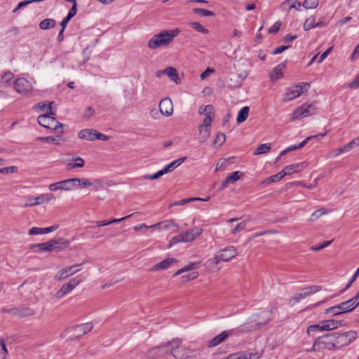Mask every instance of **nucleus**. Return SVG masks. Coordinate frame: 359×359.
I'll return each mask as SVG.
<instances>
[{
  "instance_id": "obj_1",
  "label": "nucleus",
  "mask_w": 359,
  "mask_h": 359,
  "mask_svg": "<svg viewBox=\"0 0 359 359\" xmlns=\"http://www.w3.org/2000/svg\"><path fill=\"white\" fill-rule=\"evenodd\" d=\"M170 346V353L175 359H187L191 357L194 351L182 344L181 339L175 338L167 342L164 346H158V349Z\"/></svg>"
},
{
  "instance_id": "obj_2",
  "label": "nucleus",
  "mask_w": 359,
  "mask_h": 359,
  "mask_svg": "<svg viewBox=\"0 0 359 359\" xmlns=\"http://www.w3.org/2000/svg\"><path fill=\"white\" fill-rule=\"evenodd\" d=\"M180 33L179 29L163 30L156 34L148 41V47L150 49H157L161 46H168L175 36Z\"/></svg>"
},
{
  "instance_id": "obj_3",
  "label": "nucleus",
  "mask_w": 359,
  "mask_h": 359,
  "mask_svg": "<svg viewBox=\"0 0 359 359\" xmlns=\"http://www.w3.org/2000/svg\"><path fill=\"white\" fill-rule=\"evenodd\" d=\"M54 104V102H50L48 105V109L49 111H47L46 114L40 115L38 118V123L41 126L48 128L53 130L56 131L60 134L63 133L62 127L63 125L57 121L52 115L55 114V111L52 110V104Z\"/></svg>"
},
{
  "instance_id": "obj_4",
  "label": "nucleus",
  "mask_w": 359,
  "mask_h": 359,
  "mask_svg": "<svg viewBox=\"0 0 359 359\" xmlns=\"http://www.w3.org/2000/svg\"><path fill=\"white\" fill-rule=\"evenodd\" d=\"M337 332L325 334L318 337L315 340L312 350L314 351H320L323 348L328 350L337 348Z\"/></svg>"
},
{
  "instance_id": "obj_5",
  "label": "nucleus",
  "mask_w": 359,
  "mask_h": 359,
  "mask_svg": "<svg viewBox=\"0 0 359 359\" xmlns=\"http://www.w3.org/2000/svg\"><path fill=\"white\" fill-rule=\"evenodd\" d=\"M69 244L68 241L63 238H59L57 239H51L45 243L32 245L31 248H38L42 252H52L53 250L59 252L63 248H67Z\"/></svg>"
},
{
  "instance_id": "obj_6",
  "label": "nucleus",
  "mask_w": 359,
  "mask_h": 359,
  "mask_svg": "<svg viewBox=\"0 0 359 359\" xmlns=\"http://www.w3.org/2000/svg\"><path fill=\"white\" fill-rule=\"evenodd\" d=\"M93 327V325L92 323L77 325L67 329L64 333V335L67 337L68 339L73 340L87 334L91 331Z\"/></svg>"
},
{
  "instance_id": "obj_7",
  "label": "nucleus",
  "mask_w": 359,
  "mask_h": 359,
  "mask_svg": "<svg viewBox=\"0 0 359 359\" xmlns=\"http://www.w3.org/2000/svg\"><path fill=\"white\" fill-rule=\"evenodd\" d=\"M82 280L79 277H75L65 283L61 288L55 294L54 297L57 299H62L65 295L71 292L77 285L81 283Z\"/></svg>"
},
{
  "instance_id": "obj_8",
  "label": "nucleus",
  "mask_w": 359,
  "mask_h": 359,
  "mask_svg": "<svg viewBox=\"0 0 359 359\" xmlns=\"http://www.w3.org/2000/svg\"><path fill=\"white\" fill-rule=\"evenodd\" d=\"M357 338V333L355 331H348L343 333L337 332V348H341L351 344Z\"/></svg>"
},
{
  "instance_id": "obj_9",
  "label": "nucleus",
  "mask_w": 359,
  "mask_h": 359,
  "mask_svg": "<svg viewBox=\"0 0 359 359\" xmlns=\"http://www.w3.org/2000/svg\"><path fill=\"white\" fill-rule=\"evenodd\" d=\"M315 110L316 107L313 104H304L293 111L292 118L295 120L304 116H307L310 114H313Z\"/></svg>"
},
{
  "instance_id": "obj_10",
  "label": "nucleus",
  "mask_w": 359,
  "mask_h": 359,
  "mask_svg": "<svg viewBox=\"0 0 359 359\" xmlns=\"http://www.w3.org/2000/svg\"><path fill=\"white\" fill-rule=\"evenodd\" d=\"M76 180L73 178L65 180L55 183L50 184L48 189L51 191L57 190L71 191L74 189V184Z\"/></svg>"
},
{
  "instance_id": "obj_11",
  "label": "nucleus",
  "mask_w": 359,
  "mask_h": 359,
  "mask_svg": "<svg viewBox=\"0 0 359 359\" xmlns=\"http://www.w3.org/2000/svg\"><path fill=\"white\" fill-rule=\"evenodd\" d=\"M81 264H74L72 266H67L65 269L60 270L54 276V279L56 280H62L67 278V277L75 274L78 271H80L79 268Z\"/></svg>"
},
{
  "instance_id": "obj_12",
  "label": "nucleus",
  "mask_w": 359,
  "mask_h": 359,
  "mask_svg": "<svg viewBox=\"0 0 359 359\" xmlns=\"http://www.w3.org/2000/svg\"><path fill=\"white\" fill-rule=\"evenodd\" d=\"M4 311L10 313L13 316L18 318H25L32 316L35 314V311L29 307H22V308H13L10 309L4 310Z\"/></svg>"
},
{
  "instance_id": "obj_13",
  "label": "nucleus",
  "mask_w": 359,
  "mask_h": 359,
  "mask_svg": "<svg viewBox=\"0 0 359 359\" xmlns=\"http://www.w3.org/2000/svg\"><path fill=\"white\" fill-rule=\"evenodd\" d=\"M203 231V230L201 227L197 226L182 233L180 235L182 242L188 243L194 241L202 234Z\"/></svg>"
},
{
  "instance_id": "obj_14",
  "label": "nucleus",
  "mask_w": 359,
  "mask_h": 359,
  "mask_svg": "<svg viewBox=\"0 0 359 359\" xmlns=\"http://www.w3.org/2000/svg\"><path fill=\"white\" fill-rule=\"evenodd\" d=\"M344 313L353 311L359 305V291L353 298L339 304Z\"/></svg>"
},
{
  "instance_id": "obj_15",
  "label": "nucleus",
  "mask_w": 359,
  "mask_h": 359,
  "mask_svg": "<svg viewBox=\"0 0 359 359\" xmlns=\"http://www.w3.org/2000/svg\"><path fill=\"white\" fill-rule=\"evenodd\" d=\"M14 88L21 94H25L32 89V84L25 78H18L14 82Z\"/></svg>"
},
{
  "instance_id": "obj_16",
  "label": "nucleus",
  "mask_w": 359,
  "mask_h": 359,
  "mask_svg": "<svg viewBox=\"0 0 359 359\" xmlns=\"http://www.w3.org/2000/svg\"><path fill=\"white\" fill-rule=\"evenodd\" d=\"M159 110L161 114L165 116H170L173 112V105L170 98L165 97L162 99L159 103Z\"/></svg>"
},
{
  "instance_id": "obj_17",
  "label": "nucleus",
  "mask_w": 359,
  "mask_h": 359,
  "mask_svg": "<svg viewBox=\"0 0 359 359\" xmlns=\"http://www.w3.org/2000/svg\"><path fill=\"white\" fill-rule=\"evenodd\" d=\"M54 198H55V196L51 193L41 194L36 197H30L28 199V201H34V203L26 204L25 206L31 207V206H34V205H39L43 203H48V202L53 200Z\"/></svg>"
},
{
  "instance_id": "obj_18",
  "label": "nucleus",
  "mask_w": 359,
  "mask_h": 359,
  "mask_svg": "<svg viewBox=\"0 0 359 359\" xmlns=\"http://www.w3.org/2000/svg\"><path fill=\"white\" fill-rule=\"evenodd\" d=\"M233 332V330H225L220 333L219 334L215 337L212 339L208 341V347L212 348L217 346L223 342L225 339L228 338Z\"/></svg>"
},
{
  "instance_id": "obj_19",
  "label": "nucleus",
  "mask_w": 359,
  "mask_h": 359,
  "mask_svg": "<svg viewBox=\"0 0 359 359\" xmlns=\"http://www.w3.org/2000/svg\"><path fill=\"white\" fill-rule=\"evenodd\" d=\"M243 173L241 171H235L232 172L229 176H228L220 185L219 190H222L225 189L229 184H233L238 181L242 176Z\"/></svg>"
},
{
  "instance_id": "obj_20",
  "label": "nucleus",
  "mask_w": 359,
  "mask_h": 359,
  "mask_svg": "<svg viewBox=\"0 0 359 359\" xmlns=\"http://www.w3.org/2000/svg\"><path fill=\"white\" fill-rule=\"evenodd\" d=\"M177 260L174 258H167L162 262L155 264L151 269V271H156L159 270H164L168 269L172 264H176Z\"/></svg>"
},
{
  "instance_id": "obj_21",
  "label": "nucleus",
  "mask_w": 359,
  "mask_h": 359,
  "mask_svg": "<svg viewBox=\"0 0 359 359\" xmlns=\"http://www.w3.org/2000/svg\"><path fill=\"white\" fill-rule=\"evenodd\" d=\"M344 325L342 320H337L334 319L325 320L322 321V328L325 330H332Z\"/></svg>"
},
{
  "instance_id": "obj_22",
  "label": "nucleus",
  "mask_w": 359,
  "mask_h": 359,
  "mask_svg": "<svg viewBox=\"0 0 359 359\" xmlns=\"http://www.w3.org/2000/svg\"><path fill=\"white\" fill-rule=\"evenodd\" d=\"M285 62H283L278 64L275 68H273V71L270 74V79L271 81L274 82L283 77V69L285 68Z\"/></svg>"
},
{
  "instance_id": "obj_23",
  "label": "nucleus",
  "mask_w": 359,
  "mask_h": 359,
  "mask_svg": "<svg viewBox=\"0 0 359 359\" xmlns=\"http://www.w3.org/2000/svg\"><path fill=\"white\" fill-rule=\"evenodd\" d=\"M226 252H229V256H224L223 255H219L218 252L215 255V256L209 259L208 262L211 264H217L220 261L224 262H229L232 258H233L234 251L233 249H229V250H226Z\"/></svg>"
},
{
  "instance_id": "obj_24",
  "label": "nucleus",
  "mask_w": 359,
  "mask_h": 359,
  "mask_svg": "<svg viewBox=\"0 0 359 359\" xmlns=\"http://www.w3.org/2000/svg\"><path fill=\"white\" fill-rule=\"evenodd\" d=\"M259 355L258 353H252L250 352L238 353L233 355H230L227 359H259Z\"/></svg>"
},
{
  "instance_id": "obj_25",
  "label": "nucleus",
  "mask_w": 359,
  "mask_h": 359,
  "mask_svg": "<svg viewBox=\"0 0 359 359\" xmlns=\"http://www.w3.org/2000/svg\"><path fill=\"white\" fill-rule=\"evenodd\" d=\"M164 72H165V75H167L175 83L179 84L181 83V79L179 77V73L176 68L168 67L164 69Z\"/></svg>"
},
{
  "instance_id": "obj_26",
  "label": "nucleus",
  "mask_w": 359,
  "mask_h": 359,
  "mask_svg": "<svg viewBox=\"0 0 359 359\" xmlns=\"http://www.w3.org/2000/svg\"><path fill=\"white\" fill-rule=\"evenodd\" d=\"M301 92L299 89H298L296 85L292 88H289L287 89L286 93L284 95V101H289L296 97L300 96Z\"/></svg>"
},
{
  "instance_id": "obj_27",
  "label": "nucleus",
  "mask_w": 359,
  "mask_h": 359,
  "mask_svg": "<svg viewBox=\"0 0 359 359\" xmlns=\"http://www.w3.org/2000/svg\"><path fill=\"white\" fill-rule=\"evenodd\" d=\"M96 130L93 129H83L79 132V137L81 139L93 141L95 140Z\"/></svg>"
},
{
  "instance_id": "obj_28",
  "label": "nucleus",
  "mask_w": 359,
  "mask_h": 359,
  "mask_svg": "<svg viewBox=\"0 0 359 359\" xmlns=\"http://www.w3.org/2000/svg\"><path fill=\"white\" fill-rule=\"evenodd\" d=\"M172 226H177V225L173 221L170 220V221L161 222L156 223L155 224L151 225L149 226V228L153 229H157L158 230H161V229L167 230V229H169Z\"/></svg>"
},
{
  "instance_id": "obj_29",
  "label": "nucleus",
  "mask_w": 359,
  "mask_h": 359,
  "mask_svg": "<svg viewBox=\"0 0 359 359\" xmlns=\"http://www.w3.org/2000/svg\"><path fill=\"white\" fill-rule=\"evenodd\" d=\"M305 162H302L301 163H295L286 166L283 170V173H285V175H291L293 172H299L304 167Z\"/></svg>"
},
{
  "instance_id": "obj_30",
  "label": "nucleus",
  "mask_w": 359,
  "mask_h": 359,
  "mask_svg": "<svg viewBox=\"0 0 359 359\" xmlns=\"http://www.w3.org/2000/svg\"><path fill=\"white\" fill-rule=\"evenodd\" d=\"M249 111H250V107H249L245 106V107H243L238 111V116H237V118H236V121L238 123H243V122L245 121L246 119L248 117Z\"/></svg>"
},
{
  "instance_id": "obj_31",
  "label": "nucleus",
  "mask_w": 359,
  "mask_h": 359,
  "mask_svg": "<svg viewBox=\"0 0 359 359\" xmlns=\"http://www.w3.org/2000/svg\"><path fill=\"white\" fill-rule=\"evenodd\" d=\"M210 135V128H205L204 127H199V136L198 141L200 143L205 142Z\"/></svg>"
},
{
  "instance_id": "obj_32",
  "label": "nucleus",
  "mask_w": 359,
  "mask_h": 359,
  "mask_svg": "<svg viewBox=\"0 0 359 359\" xmlns=\"http://www.w3.org/2000/svg\"><path fill=\"white\" fill-rule=\"evenodd\" d=\"M56 25V21L51 18H46L41 20L39 23V28L42 30H46L53 28Z\"/></svg>"
},
{
  "instance_id": "obj_33",
  "label": "nucleus",
  "mask_w": 359,
  "mask_h": 359,
  "mask_svg": "<svg viewBox=\"0 0 359 359\" xmlns=\"http://www.w3.org/2000/svg\"><path fill=\"white\" fill-rule=\"evenodd\" d=\"M271 143L261 144L257 147V149L254 151L253 154L255 156H258V155L266 154L271 150Z\"/></svg>"
},
{
  "instance_id": "obj_34",
  "label": "nucleus",
  "mask_w": 359,
  "mask_h": 359,
  "mask_svg": "<svg viewBox=\"0 0 359 359\" xmlns=\"http://www.w3.org/2000/svg\"><path fill=\"white\" fill-rule=\"evenodd\" d=\"M351 149L349 144H344L343 147L331 151L329 154L330 157H336L341 154L349 151Z\"/></svg>"
},
{
  "instance_id": "obj_35",
  "label": "nucleus",
  "mask_w": 359,
  "mask_h": 359,
  "mask_svg": "<svg viewBox=\"0 0 359 359\" xmlns=\"http://www.w3.org/2000/svg\"><path fill=\"white\" fill-rule=\"evenodd\" d=\"M285 176V173H283V170L274 175L270 176L263 181V183L269 184L272 182H278Z\"/></svg>"
},
{
  "instance_id": "obj_36",
  "label": "nucleus",
  "mask_w": 359,
  "mask_h": 359,
  "mask_svg": "<svg viewBox=\"0 0 359 359\" xmlns=\"http://www.w3.org/2000/svg\"><path fill=\"white\" fill-rule=\"evenodd\" d=\"M199 266V263L198 262H194V263H190L189 264H188L187 266H184V268L177 271L175 273H174V276H178L184 272H187V271H191V270H194L195 269H197Z\"/></svg>"
},
{
  "instance_id": "obj_37",
  "label": "nucleus",
  "mask_w": 359,
  "mask_h": 359,
  "mask_svg": "<svg viewBox=\"0 0 359 359\" xmlns=\"http://www.w3.org/2000/svg\"><path fill=\"white\" fill-rule=\"evenodd\" d=\"M189 25L194 29L196 30L197 32H198L200 33H202L204 34H208L209 33V30L208 29L205 28L201 23L198 22H190Z\"/></svg>"
},
{
  "instance_id": "obj_38",
  "label": "nucleus",
  "mask_w": 359,
  "mask_h": 359,
  "mask_svg": "<svg viewBox=\"0 0 359 359\" xmlns=\"http://www.w3.org/2000/svg\"><path fill=\"white\" fill-rule=\"evenodd\" d=\"M193 12L195 14H197V15H201V16L210 17V16H215V15L214 12H212L211 11H208V10L204 9V8H194L193 9Z\"/></svg>"
},
{
  "instance_id": "obj_39",
  "label": "nucleus",
  "mask_w": 359,
  "mask_h": 359,
  "mask_svg": "<svg viewBox=\"0 0 359 359\" xmlns=\"http://www.w3.org/2000/svg\"><path fill=\"white\" fill-rule=\"evenodd\" d=\"M327 133V131L323 133H319L318 135H312V136H310V137H308L307 138H306L304 141H302V142H300L298 145H297V147L299 149H301L303 147H304L306 145V144L310 141L311 140H313V139H318V137H325Z\"/></svg>"
},
{
  "instance_id": "obj_40",
  "label": "nucleus",
  "mask_w": 359,
  "mask_h": 359,
  "mask_svg": "<svg viewBox=\"0 0 359 359\" xmlns=\"http://www.w3.org/2000/svg\"><path fill=\"white\" fill-rule=\"evenodd\" d=\"M74 180H76L74 185V188L80 186L83 187H90L93 185L88 179L86 178H73Z\"/></svg>"
},
{
  "instance_id": "obj_41",
  "label": "nucleus",
  "mask_w": 359,
  "mask_h": 359,
  "mask_svg": "<svg viewBox=\"0 0 359 359\" xmlns=\"http://www.w3.org/2000/svg\"><path fill=\"white\" fill-rule=\"evenodd\" d=\"M325 314L332 313L333 316H337V315L342 314V313H344V312H342V310H341V307L338 304V305H336V306H332L330 308L325 309Z\"/></svg>"
},
{
  "instance_id": "obj_42",
  "label": "nucleus",
  "mask_w": 359,
  "mask_h": 359,
  "mask_svg": "<svg viewBox=\"0 0 359 359\" xmlns=\"http://www.w3.org/2000/svg\"><path fill=\"white\" fill-rule=\"evenodd\" d=\"M316 20L314 17H310L307 18L303 25V28L305 31L309 30L315 27Z\"/></svg>"
},
{
  "instance_id": "obj_43",
  "label": "nucleus",
  "mask_w": 359,
  "mask_h": 359,
  "mask_svg": "<svg viewBox=\"0 0 359 359\" xmlns=\"http://www.w3.org/2000/svg\"><path fill=\"white\" fill-rule=\"evenodd\" d=\"M318 0H305L303 2L302 6L306 9H313L318 6Z\"/></svg>"
},
{
  "instance_id": "obj_44",
  "label": "nucleus",
  "mask_w": 359,
  "mask_h": 359,
  "mask_svg": "<svg viewBox=\"0 0 359 359\" xmlns=\"http://www.w3.org/2000/svg\"><path fill=\"white\" fill-rule=\"evenodd\" d=\"M226 140V135L224 133H219L215 139L213 141V145H218L219 147L222 146Z\"/></svg>"
},
{
  "instance_id": "obj_45",
  "label": "nucleus",
  "mask_w": 359,
  "mask_h": 359,
  "mask_svg": "<svg viewBox=\"0 0 359 359\" xmlns=\"http://www.w3.org/2000/svg\"><path fill=\"white\" fill-rule=\"evenodd\" d=\"M13 77H14V74L12 72H6L3 75L1 82L3 85L8 86L10 84V81L13 79Z\"/></svg>"
},
{
  "instance_id": "obj_46",
  "label": "nucleus",
  "mask_w": 359,
  "mask_h": 359,
  "mask_svg": "<svg viewBox=\"0 0 359 359\" xmlns=\"http://www.w3.org/2000/svg\"><path fill=\"white\" fill-rule=\"evenodd\" d=\"M268 321L265 322V323H256L255 325H250L248 328L247 329H244V330H241L240 332L241 333H247L248 332H251V331H253V330H258L260 327L262 326H264L266 324H267Z\"/></svg>"
},
{
  "instance_id": "obj_47",
  "label": "nucleus",
  "mask_w": 359,
  "mask_h": 359,
  "mask_svg": "<svg viewBox=\"0 0 359 359\" xmlns=\"http://www.w3.org/2000/svg\"><path fill=\"white\" fill-rule=\"evenodd\" d=\"M213 109H214V107L211 104H208L205 107L201 106L198 109V113H199V114H204L205 116H206V114L210 115L212 112Z\"/></svg>"
},
{
  "instance_id": "obj_48",
  "label": "nucleus",
  "mask_w": 359,
  "mask_h": 359,
  "mask_svg": "<svg viewBox=\"0 0 359 359\" xmlns=\"http://www.w3.org/2000/svg\"><path fill=\"white\" fill-rule=\"evenodd\" d=\"M326 213L327 211L325 208H320L312 213L310 217V220L313 221Z\"/></svg>"
},
{
  "instance_id": "obj_49",
  "label": "nucleus",
  "mask_w": 359,
  "mask_h": 359,
  "mask_svg": "<svg viewBox=\"0 0 359 359\" xmlns=\"http://www.w3.org/2000/svg\"><path fill=\"white\" fill-rule=\"evenodd\" d=\"M321 327L322 321L318 324L310 325L307 327V333L310 334V333L312 332L325 331V330H323Z\"/></svg>"
},
{
  "instance_id": "obj_50",
  "label": "nucleus",
  "mask_w": 359,
  "mask_h": 359,
  "mask_svg": "<svg viewBox=\"0 0 359 359\" xmlns=\"http://www.w3.org/2000/svg\"><path fill=\"white\" fill-rule=\"evenodd\" d=\"M322 287L319 285H312L304 288L303 290H306L307 293H309V296L320 291Z\"/></svg>"
},
{
  "instance_id": "obj_51",
  "label": "nucleus",
  "mask_w": 359,
  "mask_h": 359,
  "mask_svg": "<svg viewBox=\"0 0 359 359\" xmlns=\"http://www.w3.org/2000/svg\"><path fill=\"white\" fill-rule=\"evenodd\" d=\"M229 87L231 88H237L241 86V82L238 79H236V77L230 78L229 81Z\"/></svg>"
},
{
  "instance_id": "obj_52",
  "label": "nucleus",
  "mask_w": 359,
  "mask_h": 359,
  "mask_svg": "<svg viewBox=\"0 0 359 359\" xmlns=\"http://www.w3.org/2000/svg\"><path fill=\"white\" fill-rule=\"evenodd\" d=\"M163 175V174L161 170L158 171L157 172L154 173V175H145L142 177V178L144 180H156V179L159 178L160 177H161Z\"/></svg>"
},
{
  "instance_id": "obj_53",
  "label": "nucleus",
  "mask_w": 359,
  "mask_h": 359,
  "mask_svg": "<svg viewBox=\"0 0 359 359\" xmlns=\"http://www.w3.org/2000/svg\"><path fill=\"white\" fill-rule=\"evenodd\" d=\"M302 299L304 298L301 292L295 293L294 296L289 300V303L292 305H294V304L299 302Z\"/></svg>"
},
{
  "instance_id": "obj_54",
  "label": "nucleus",
  "mask_w": 359,
  "mask_h": 359,
  "mask_svg": "<svg viewBox=\"0 0 359 359\" xmlns=\"http://www.w3.org/2000/svg\"><path fill=\"white\" fill-rule=\"evenodd\" d=\"M302 299L304 298L301 292L295 293L294 296L289 300V303L292 305H294V304L299 302Z\"/></svg>"
},
{
  "instance_id": "obj_55",
  "label": "nucleus",
  "mask_w": 359,
  "mask_h": 359,
  "mask_svg": "<svg viewBox=\"0 0 359 359\" xmlns=\"http://www.w3.org/2000/svg\"><path fill=\"white\" fill-rule=\"evenodd\" d=\"M17 171H18V168L16 166H10V167L0 168V173H1V174L13 173Z\"/></svg>"
},
{
  "instance_id": "obj_56",
  "label": "nucleus",
  "mask_w": 359,
  "mask_h": 359,
  "mask_svg": "<svg viewBox=\"0 0 359 359\" xmlns=\"http://www.w3.org/2000/svg\"><path fill=\"white\" fill-rule=\"evenodd\" d=\"M332 242V241H324L323 243H321L319 245L312 246L311 248V250H313V251L320 250L323 249L324 248L327 247L328 245H330Z\"/></svg>"
},
{
  "instance_id": "obj_57",
  "label": "nucleus",
  "mask_w": 359,
  "mask_h": 359,
  "mask_svg": "<svg viewBox=\"0 0 359 359\" xmlns=\"http://www.w3.org/2000/svg\"><path fill=\"white\" fill-rule=\"evenodd\" d=\"M186 159H187L186 156L180 158H178V159H177L175 161H173L170 163H169V165L171 166V168L173 170L175 168H177L179 165H180L183 162H184V161Z\"/></svg>"
},
{
  "instance_id": "obj_58",
  "label": "nucleus",
  "mask_w": 359,
  "mask_h": 359,
  "mask_svg": "<svg viewBox=\"0 0 359 359\" xmlns=\"http://www.w3.org/2000/svg\"><path fill=\"white\" fill-rule=\"evenodd\" d=\"M212 123V118L210 115L206 114L205 118L203 120V123L199 127H204L205 128H210Z\"/></svg>"
},
{
  "instance_id": "obj_59",
  "label": "nucleus",
  "mask_w": 359,
  "mask_h": 359,
  "mask_svg": "<svg viewBox=\"0 0 359 359\" xmlns=\"http://www.w3.org/2000/svg\"><path fill=\"white\" fill-rule=\"evenodd\" d=\"M281 23L279 22H275L268 30L270 34H276L280 28Z\"/></svg>"
},
{
  "instance_id": "obj_60",
  "label": "nucleus",
  "mask_w": 359,
  "mask_h": 359,
  "mask_svg": "<svg viewBox=\"0 0 359 359\" xmlns=\"http://www.w3.org/2000/svg\"><path fill=\"white\" fill-rule=\"evenodd\" d=\"M245 226H246V224L245 222H241L239 224H238L235 227L234 229H232V231L231 233L233 234H236L239 231H241L243 230H244L245 229Z\"/></svg>"
},
{
  "instance_id": "obj_61",
  "label": "nucleus",
  "mask_w": 359,
  "mask_h": 359,
  "mask_svg": "<svg viewBox=\"0 0 359 359\" xmlns=\"http://www.w3.org/2000/svg\"><path fill=\"white\" fill-rule=\"evenodd\" d=\"M198 276V272H192L188 275L183 276L182 277V278L184 282H186V281H189L191 280H194V279L196 278Z\"/></svg>"
},
{
  "instance_id": "obj_62",
  "label": "nucleus",
  "mask_w": 359,
  "mask_h": 359,
  "mask_svg": "<svg viewBox=\"0 0 359 359\" xmlns=\"http://www.w3.org/2000/svg\"><path fill=\"white\" fill-rule=\"evenodd\" d=\"M297 88L299 89L301 94L304 92H306L310 86L309 83H299L296 85Z\"/></svg>"
},
{
  "instance_id": "obj_63",
  "label": "nucleus",
  "mask_w": 359,
  "mask_h": 359,
  "mask_svg": "<svg viewBox=\"0 0 359 359\" xmlns=\"http://www.w3.org/2000/svg\"><path fill=\"white\" fill-rule=\"evenodd\" d=\"M95 114V110L92 107H88L86 109V111L83 114V117L86 118H89Z\"/></svg>"
},
{
  "instance_id": "obj_64",
  "label": "nucleus",
  "mask_w": 359,
  "mask_h": 359,
  "mask_svg": "<svg viewBox=\"0 0 359 359\" xmlns=\"http://www.w3.org/2000/svg\"><path fill=\"white\" fill-rule=\"evenodd\" d=\"M351 88H357L359 87V75L357 76L349 84Z\"/></svg>"
}]
</instances>
